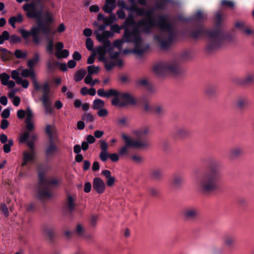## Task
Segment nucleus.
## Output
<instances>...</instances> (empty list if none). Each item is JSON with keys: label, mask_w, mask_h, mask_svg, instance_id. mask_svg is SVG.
<instances>
[{"label": "nucleus", "mask_w": 254, "mask_h": 254, "mask_svg": "<svg viewBox=\"0 0 254 254\" xmlns=\"http://www.w3.org/2000/svg\"><path fill=\"white\" fill-rule=\"evenodd\" d=\"M153 12L152 9L145 10V18L138 21L135 28L141 29V31L145 34H149L151 32L152 27L157 26L160 30V33L154 35V39L161 48L166 49L174 41L176 31L172 24L169 22L167 15H158V20L155 22L152 18Z\"/></svg>", "instance_id": "nucleus-1"}, {"label": "nucleus", "mask_w": 254, "mask_h": 254, "mask_svg": "<svg viewBox=\"0 0 254 254\" xmlns=\"http://www.w3.org/2000/svg\"><path fill=\"white\" fill-rule=\"evenodd\" d=\"M220 164L216 161L211 163L209 171L204 174L197 181V189L202 194L210 193L218 189V182L221 178Z\"/></svg>", "instance_id": "nucleus-2"}, {"label": "nucleus", "mask_w": 254, "mask_h": 254, "mask_svg": "<svg viewBox=\"0 0 254 254\" xmlns=\"http://www.w3.org/2000/svg\"><path fill=\"white\" fill-rule=\"evenodd\" d=\"M190 36L195 39L206 36L208 39L206 50L209 53L218 49L223 41V38L219 30L216 28L205 29L201 27L193 30L190 32Z\"/></svg>", "instance_id": "nucleus-3"}, {"label": "nucleus", "mask_w": 254, "mask_h": 254, "mask_svg": "<svg viewBox=\"0 0 254 254\" xmlns=\"http://www.w3.org/2000/svg\"><path fill=\"white\" fill-rule=\"evenodd\" d=\"M124 36L126 42L133 43L134 55L141 57L148 50L149 45L140 35L138 28L126 29Z\"/></svg>", "instance_id": "nucleus-4"}, {"label": "nucleus", "mask_w": 254, "mask_h": 254, "mask_svg": "<svg viewBox=\"0 0 254 254\" xmlns=\"http://www.w3.org/2000/svg\"><path fill=\"white\" fill-rule=\"evenodd\" d=\"M38 175V184L36 196L37 198L42 201L51 197L52 187L57 185L58 182L56 179L46 178L45 173L42 171H39Z\"/></svg>", "instance_id": "nucleus-5"}, {"label": "nucleus", "mask_w": 254, "mask_h": 254, "mask_svg": "<svg viewBox=\"0 0 254 254\" xmlns=\"http://www.w3.org/2000/svg\"><path fill=\"white\" fill-rule=\"evenodd\" d=\"M153 70L155 74L159 75L168 73L175 76L182 75L184 72L177 60L157 63L154 65Z\"/></svg>", "instance_id": "nucleus-6"}, {"label": "nucleus", "mask_w": 254, "mask_h": 254, "mask_svg": "<svg viewBox=\"0 0 254 254\" xmlns=\"http://www.w3.org/2000/svg\"><path fill=\"white\" fill-rule=\"evenodd\" d=\"M40 31L42 32L44 34L48 36L54 34L51 26L40 23H38L37 26L32 27L30 31L23 28L19 29V32L24 39L27 40L30 36H32L33 42L36 45L39 44L41 42L40 38L39 36Z\"/></svg>", "instance_id": "nucleus-7"}, {"label": "nucleus", "mask_w": 254, "mask_h": 254, "mask_svg": "<svg viewBox=\"0 0 254 254\" xmlns=\"http://www.w3.org/2000/svg\"><path fill=\"white\" fill-rule=\"evenodd\" d=\"M122 137L125 141V145L119 149V153L121 156L124 157L129 154V147H132L138 149H144L147 146L145 141L141 140H133L126 134H123Z\"/></svg>", "instance_id": "nucleus-8"}, {"label": "nucleus", "mask_w": 254, "mask_h": 254, "mask_svg": "<svg viewBox=\"0 0 254 254\" xmlns=\"http://www.w3.org/2000/svg\"><path fill=\"white\" fill-rule=\"evenodd\" d=\"M23 10L26 12V16L30 19H35L37 21V25L40 23L44 24L43 21V8L38 7L36 3L31 2L26 3L22 6Z\"/></svg>", "instance_id": "nucleus-9"}, {"label": "nucleus", "mask_w": 254, "mask_h": 254, "mask_svg": "<svg viewBox=\"0 0 254 254\" xmlns=\"http://www.w3.org/2000/svg\"><path fill=\"white\" fill-rule=\"evenodd\" d=\"M115 94L111 102L114 106L123 107L128 105H134L136 104L135 99L128 92H122L116 90Z\"/></svg>", "instance_id": "nucleus-10"}, {"label": "nucleus", "mask_w": 254, "mask_h": 254, "mask_svg": "<svg viewBox=\"0 0 254 254\" xmlns=\"http://www.w3.org/2000/svg\"><path fill=\"white\" fill-rule=\"evenodd\" d=\"M184 219L188 222H193L198 219L199 209L194 206H188L184 207L181 212Z\"/></svg>", "instance_id": "nucleus-11"}, {"label": "nucleus", "mask_w": 254, "mask_h": 254, "mask_svg": "<svg viewBox=\"0 0 254 254\" xmlns=\"http://www.w3.org/2000/svg\"><path fill=\"white\" fill-rule=\"evenodd\" d=\"M46 133L49 137V145L46 149L45 153L47 157H50L58 152L59 148L55 143L53 130L51 125H48L46 126Z\"/></svg>", "instance_id": "nucleus-12"}, {"label": "nucleus", "mask_w": 254, "mask_h": 254, "mask_svg": "<svg viewBox=\"0 0 254 254\" xmlns=\"http://www.w3.org/2000/svg\"><path fill=\"white\" fill-rule=\"evenodd\" d=\"M42 89L43 90V94L41 97V101L45 108V112L47 114H51L53 112V108L49 97L50 88L48 83H45L42 85Z\"/></svg>", "instance_id": "nucleus-13"}, {"label": "nucleus", "mask_w": 254, "mask_h": 254, "mask_svg": "<svg viewBox=\"0 0 254 254\" xmlns=\"http://www.w3.org/2000/svg\"><path fill=\"white\" fill-rule=\"evenodd\" d=\"M76 196L75 194H68L65 203V208L67 215L70 217H72L74 212L76 210L77 204L76 203Z\"/></svg>", "instance_id": "nucleus-14"}, {"label": "nucleus", "mask_w": 254, "mask_h": 254, "mask_svg": "<svg viewBox=\"0 0 254 254\" xmlns=\"http://www.w3.org/2000/svg\"><path fill=\"white\" fill-rule=\"evenodd\" d=\"M150 131V128L149 127L146 126H143L140 127L135 128L133 129L131 131L132 134L136 138L135 139H133V140H138L141 139L142 140L147 143V146L145 149L148 148L150 145L148 140L142 138L143 136H147Z\"/></svg>", "instance_id": "nucleus-15"}, {"label": "nucleus", "mask_w": 254, "mask_h": 254, "mask_svg": "<svg viewBox=\"0 0 254 254\" xmlns=\"http://www.w3.org/2000/svg\"><path fill=\"white\" fill-rule=\"evenodd\" d=\"M96 38L99 42L103 43L105 47H109L111 46V42L108 40L109 37L113 36V34L109 31H105L102 34H100L97 32H95Z\"/></svg>", "instance_id": "nucleus-16"}, {"label": "nucleus", "mask_w": 254, "mask_h": 254, "mask_svg": "<svg viewBox=\"0 0 254 254\" xmlns=\"http://www.w3.org/2000/svg\"><path fill=\"white\" fill-rule=\"evenodd\" d=\"M93 189L98 193H102L105 190V184L100 178H95L93 181Z\"/></svg>", "instance_id": "nucleus-17"}, {"label": "nucleus", "mask_w": 254, "mask_h": 254, "mask_svg": "<svg viewBox=\"0 0 254 254\" xmlns=\"http://www.w3.org/2000/svg\"><path fill=\"white\" fill-rule=\"evenodd\" d=\"M190 134L189 130L183 127H177L175 128L174 136L178 138L185 139Z\"/></svg>", "instance_id": "nucleus-18"}, {"label": "nucleus", "mask_w": 254, "mask_h": 254, "mask_svg": "<svg viewBox=\"0 0 254 254\" xmlns=\"http://www.w3.org/2000/svg\"><path fill=\"white\" fill-rule=\"evenodd\" d=\"M244 150L242 147L235 146L229 150V158L231 160H235L239 158L243 154Z\"/></svg>", "instance_id": "nucleus-19"}, {"label": "nucleus", "mask_w": 254, "mask_h": 254, "mask_svg": "<svg viewBox=\"0 0 254 254\" xmlns=\"http://www.w3.org/2000/svg\"><path fill=\"white\" fill-rule=\"evenodd\" d=\"M223 242L224 246L229 250L235 248L236 238L231 235H226L223 238Z\"/></svg>", "instance_id": "nucleus-20"}, {"label": "nucleus", "mask_w": 254, "mask_h": 254, "mask_svg": "<svg viewBox=\"0 0 254 254\" xmlns=\"http://www.w3.org/2000/svg\"><path fill=\"white\" fill-rule=\"evenodd\" d=\"M184 182L183 177L179 174H175L172 177L171 186L173 189H180L183 186Z\"/></svg>", "instance_id": "nucleus-21"}, {"label": "nucleus", "mask_w": 254, "mask_h": 254, "mask_svg": "<svg viewBox=\"0 0 254 254\" xmlns=\"http://www.w3.org/2000/svg\"><path fill=\"white\" fill-rule=\"evenodd\" d=\"M36 152L25 151L23 153V162L21 164L22 167L27 165L28 162H32L35 160Z\"/></svg>", "instance_id": "nucleus-22"}, {"label": "nucleus", "mask_w": 254, "mask_h": 254, "mask_svg": "<svg viewBox=\"0 0 254 254\" xmlns=\"http://www.w3.org/2000/svg\"><path fill=\"white\" fill-rule=\"evenodd\" d=\"M150 176L153 180L159 181L163 178V171L160 168H153L150 171Z\"/></svg>", "instance_id": "nucleus-23"}, {"label": "nucleus", "mask_w": 254, "mask_h": 254, "mask_svg": "<svg viewBox=\"0 0 254 254\" xmlns=\"http://www.w3.org/2000/svg\"><path fill=\"white\" fill-rule=\"evenodd\" d=\"M236 104L239 109L243 110L248 105V99L245 96L238 97L236 99Z\"/></svg>", "instance_id": "nucleus-24"}, {"label": "nucleus", "mask_w": 254, "mask_h": 254, "mask_svg": "<svg viewBox=\"0 0 254 254\" xmlns=\"http://www.w3.org/2000/svg\"><path fill=\"white\" fill-rule=\"evenodd\" d=\"M116 7V0H106L103 9L106 13H111Z\"/></svg>", "instance_id": "nucleus-25"}, {"label": "nucleus", "mask_w": 254, "mask_h": 254, "mask_svg": "<svg viewBox=\"0 0 254 254\" xmlns=\"http://www.w3.org/2000/svg\"><path fill=\"white\" fill-rule=\"evenodd\" d=\"M224 19V16L222 14V13L220 11H217L215 15V24L216 27L214 28L218 29L219 31L220 27L222 25L223 21ZM221 33V32H220Z\"/></svg>", "instance_id": "nucleus-26"}, {"label": "nucleus", "mask_w": 254, "mask_h": 254, "mask_svg": "<svg viewBox=\"0 0 254 254\" xmlns=\"http://www.w3.org/2000/svg\"><path fill=\"white\" fill-rule=\"evenodd\" d=\"M59 65L60 70L64 71V63L52 61H49L47 63L48 69L51 71H53Z\"/></svg>", "instance_id": "nucleus-27"}, {"label": "nucleus", "mask_w": 254, "mask_h": 254, "mask_svg": "<svg viewBox=\"0 0 254 254\" xmlns=\"http://www.w3.org/2000/svg\"><path fill=\"white\" fill-rule=\"evenodd\" d=\"M102 174L106 178V183L108 186L111 187L113 186L115 182V178L111 176V172L108 170H105L102 171Z\"/></svg>", "instance_id": "nucleus-28"}, {"label": "nucleus", "mask_w": 254, "mask_h": 254, "mask_svg": "<svg viewBox=\"0 0 254 254\" xmlns=\"http://www.w3.org/2000/svg\"><path fill=\"white\" fill-rule=\"evenodd\" d=\"M12 55V53L5 48H1L0 49V56L2 61H6L10 60Z\"/></svg>", "instance_id": "nucleus-29"}, {"label": "nucleus", "mask_w": 254, "mask_h": 254, "mask_svg": "<svg viewBox=\"0 0 254 254\" xmlns=\"http://www.w3.org/2000/svg\"><path fill=\"white\" fill-rule=\"evenodd\" d=\"M116 90L114 89H110L108 92H105L103 88H101L98 90L97 94L100 97H105L109 98L111 96L115 95Z\"/></svg>", "instance_id": "nucleus-30"}, {"label": "nucleus", "mask_w": 254, "mask_h": 254, "mask_svg": "<svg viewBox=\"0 0 254 254\" xmlns=\"http://www.w3.org/2000/svg\"><path fill=\"white\" fill-rule=\"evenodd\" d=\"M217 87L215 85H209L205 89L206 95L209 98H213L216 95Z\"/></svg>", "instance_id": "nucleus-31"}, {"label": "nucleus", "mask_w": 254, "mask_h": 254, "mask_svg": "<svg viewBox=\"0 0 254 254\" xmlns=\"http://www.w3.org/2000/svg\"><path fill=\"white\" fill-rule=\"evenodd\" d=\"M44 234L48 237L51 242H53L56 237L55 230L53 228H46L44 229Z\"/></svg>", "instance_id": "nucleus-32"}, {"label": "nucleus", "mask_w": 254, "mask_h": 254, "mask_svg": "<svg viewBox=\"0 0 254 254\" xmlns=\"http://www.w3.org/2000/svg\"><path fill=\"white\" fill-rule=\"evenodd\" d=\"M47 45L46 47V51L50 56L53 55L54 51V40L52 38H47Z\"/></svg>", "instance_id": "nucleus-33"}, {"label": "nucleus", "mask_w": 254, "mask_h": 254, "mask_svg": "<svg viewBox=\"0 0 254 254\" xmlns=\"http://www.w3.org/2000/svg\"><path fill=\"white\" fill-rule=\"evenodd\" d=\"M39 54L38 53H34L33 58L28 61L27 66L30 68H34L35 64L39 61Z\"/></svg>", "instance_id": "nucleus-34"}, {"label": "nucleus", "mask_w": 254, "mask_h": 254, "mask_svg": "<svg viewBox=\"0 0 254 254\" xmlns=\"http://www.w3.org/2000/svg\"><path fill=\"white\" fill-rule=\"evenodd\" d=\"M21 75L24 77H30L32 80L35 78V74L33 68L24 69L21 72Z\"/></svg>", "instance_id": "nucleus-35"}, {"label": "nucleus", "mask_w": 254, "mask_h": 254, "mask_svg": "<svg viewBox=\"0 0 254 254\" xmlns=\"http://www.w3.org/2000/svg\"><path fill=\"white\" fill-rule=\"evenodd\" d=\"M153 111L155 115L158 117H162L165 113L164 107L161 105L155 106L153 109Z\"/></svg>", "instance_id": "nucleus-36"}, {"label": "nucleus", "mask_w": 254, "mask_h": 254, "mask_svg": "<svg viewBox=\"0 0 254 254\" xmlns=\"http://www.w3.org/2000/svg\"><path fill=\"white\" fill-rule=\"evenodd\" d=\"M86 71L84 69H81L76 71L74 76V79L75 81L78 82L81 80L85 75Z\"/></svg>", "instance_id": "nucleus-37"}, {"label": "nucleus", "mask_w": 254, "mask_h": 254, "mask_svg": "<svg viewBox=\"0 0 254 254\" xmlns=\"http://www.w3.org/2000/svg\"><path fill=\"white\" fill-rule=\"evenodd\" d=\"M105 106L104 101L100 99H95L93 103L92 108L94 110H99Z\"/></svg>", "instance_id": "nucleus-38"}, {"label": "nucleus", "mask_w": 254, "mask_h": 254, "mask_svg": "<svg viewBox=\"0 0 254 254\" xmlns=\"http://www.w3.org/2000/svg\"><path fill=\"white\" fill-rule=\"evenodd\" d=\"M107 48L104 46L103 47L99 48L98 50V54L99 56V60L100 61L105 62L107 60L105 57L107 52V50L106 49Z\"/></svg>", "instance_id": "nucleus-39"}, {"label": "nucleus", "mask_w": 254, "mask_h": 254, "mask_svg": "<svg viewBox=\"0 0 254 254\" xmlns=\"http://www.w3.org/2000/svg\"><path fill=\"white\" fill-rule=\"evenodd\" d=\"M81 119L83 121H85L86 123H92L94 121V117L91 114L87 113L81 116Z\"/></svg>", "instance_id": "nucleus-40"}, {"label": "nucleus", "mask_w": 254, "mask_h": 254, "mask_svg": "<svg viewBox=\"0 0 254 254\" xmlns=\"http://www.w3.org/2000/svg\"><path fill=\"white\" fill-rule=\"evenodd\" d=\"M3 146V149L5 153H8L11 151V147L13 145V141L12 139H9L8 140L7 143H4Z\"/></svg>", "instance_id": "nucleus-41"}, {"label": "nucleus", "mask_w": 254, "mask_h": 254, "mask_svg": "<svg viewBox=\"0 0 254 254\" xmlns=\"http://www.w3.org/2000/svg\"><path fill=\"white\" fill-rule=\"evenodd\" d=\"M14 55L17 59H25L27 56L26 52H22L19 49L16 50L14 52Z\"/></svg>", "instance_id": "nucleus-42"}, {"label": "nucleus", "mask_w": 254, "mask_h": 254, "mask_svg": "<svg viewBox=\"0 0 254 254\" xmlns=\"http://www.w3.org/2000/svg\"><path fill=\"white\" fill-rule=\"evenodd\" d=\"M194 18L197 21H203L207 19V15L200 10H198L194 15Z\"/></svg>", "instance_id": "nucleus-43"}, {"label": "nucleus", "mask_w": 254, "mask_h": 254, "mask_svg": "<svg viewBox=\"0 0 254 254\" xmlns=\"http://www.w3.org/2000/svg\"><path fill=\"white\" fill-rule=\"evenodd\" d=\"M9 78L10 76L6 73L4 72L0 74V80L3 85H7L8 84Z\"/></svg>", "instance_id": "nucleus-44"}, {"label": "nucleus", "mask_w": 254, "mask_h": 254, "mask_svg": "<svg viewBox=\"0 0 254 254\" xmlns=\"http://www.w3.org/2000/svg\"><path fill=\"white\" fill-rule=\"evenodd\" d=\"M87 71L89 74L93 75L94 74L98 73V72L100 71V67L99 66H96L94 65H89L87 67Z\"/></svg>", "instance_id": "nucleus-45"}, {"label": "nucleus", "mask_w": 254, "mask_h": 254, "mask_svg": "<svg viewBox=\"0 0 254 254\" xmlns=\"http://www.w3.org/2000/svg\"><path fill=\"white\" fill-rule=\"evenodd\" d=\"M142 109L145 113H150L153 111L151 106L147 101H145L142 104Z\"/></svg>", "instance_id": "nucleus-46"}, {"label": "nucleus", "mask_w": 254, "mask_h": 254, "mask_svg": "<svg viewBox=\"0 0 254 254\" xmlns=\"http://www.w3.org/2000/svg\"><path fill=\"white\" fill-rule=\"evenodd\" d=\"M29 137L30 132L28 131H25L20 135L19 138V142L20 143H26L28 141V139Z\"/></svg>", "instance_id": "nucleus-47"}, {"label": "nucleus", "mask_w": 254, "mask_h": 254, "mask_svg": "<svg viewBox=\"0 0 254 254\" xmlns=\"http://www.w3.org/2000/svg\"><path fill=\"white\" fill-rule=\"evenodd\" d=\"M84 232V229L83 226L80 223H77L75 229V233L78 236L80 237L83 235Z\"/></svg>", "instance_id": "nucleus-48"}, {"label": "nucleus", "mask_w": 254, "mask_h": 254, "mask_svg": "<svg viewBox=\"0 0 254 254\" xmlns=\"http://www.w3.org/2000/svg\"><path fill=\"white\" fill-rule=\"evenodd\" d=\"M166 2H169L168 1H166L164 0H159L156 1L155 3V6L158 9H162L165 8L166 6ZM171 3H174V1L173 2H171Z\"/></svg>", "instance_id": "nucleus-49"}, {"label": "nucleus", "mask_w": 254, "mask_h": 254, "mask_svg": "<svg viewBox=\"0 0 254 254\" xmlns=\"http://www.w3.org/2000/svg\"><path fill=\"white\" fill-rule=\"evenodd\" d=\"M131 160L133 162L136 164H140L144 161L143 157L136 154L132 155Z\"/></svg>", "instance_id": "nucleus-50"}, {"label": "nucleus", "mask_w": 254, "mask_h": 254, "mask_svg": "<svg viewBox=\"0 0 254 254\" xmlns=\"http://www.w3.org/2000/svg\"><path fill=\"white\" fill-rule=\"evenodd\" d=\"M131 2V5L130 6H124V8L128 11L132 12H136L138 6L135 3L134 0H130Z\"/></svg>", "instance_id": "nucleus-51"}, {"label": "nucleus", "mask_w": 254, "mask_h": 254, "mask_svg": "<svg viewBox=\"0 0 254 254\" xmlns=\"http://www.w3.org/2000/svg\"><path fill=\"white\" fill-rule=\"evenodd\" d=\"M9 42L11 44H15L21 42V38L15 34H12L10 36Z\"/></svg>", "instance_id": "nucleus-52"}, {"label": "nucleus", "mask_w": 254, "mask_h": 254, "mask_svg": "<svg viewBox=\"0 0 254 254\" xmlns=\"http://www.w3.org/2000/svg\"><path fill=\"white\" fill-rule=\"evenodd\" d=\"M105 63V66L106 69L108 71H110L112 69V68L116 65V63H114L113 61H108L107 60L104 62Z\"/></svg>", "instance_id": "nucleus-53"}, {"label": "nucleus", "mask_w": 254, "mask_h": 254, "mask_svg": "<svg viewBox=\"0 0 254 254\" xmlns=\"http://www.w3.org/2000/svg\"><path fill=\"white\" fill-rule=\"evenodd\" d=\"M25 115H26V119L25 121H31L33 117V114L31 109L28 107L26 110Z\"/></svg>", "instance_id": "nucleus-54"}, {"label": "nucleus", "mask_w": 254, "mask_h": 254, "mask_svg": "<svg viewBox=\"0 0 254 254\" xmlns=\"http://www.w3.org/2000/svg\"><path fill=\"white\" fill-rule=\"evenodd\" d=\"M86 47L87 49L91 51L93 50V42L90 38H87L86 40Z\"/></svg>", "instance_id": "nucleus-55"}, {"label": "nucleus", "mask_w": 254, "mask_h": 254, "mask_svg": "<svg viewBox=\"0 0 254 254\" xmlns=\"http://www.w3.org/2000/svg\"><path fill=\"white\" fill-rule=\"evenodd\" d=\"M191 53L189 51H185L182 52L181 55V58L184 61L188 60L191 58Z\"/></svg>", "instance_id": "nucleus-56"}, {"label": "nucleus", "mask_w": 254, "mask_h": 254, "mask_svg": "<svg viewBox=\"0 0 254 254\" xmlns=\"http://www.w3.org/2000/svg\"><path fill=\"white\" fill-rule=\"evenodd\" d=\"M76 63L74 60H71L67 62L66 65L64 64V71H65L67 70V67H68L69 68H73L76 66Z\"/></svg>", "instance_id": "nucleus-57"}, {"label": "nucleus", "mask_w": 254, "mask_h": 254, "mask_svg": "<svg viewBox=\"0 0 254 254\" xmlns=\"http://www.w3.org/2000/svg\"><path fill=\"white\" fill-rule=\"evenodd\" d=\"M0 209L5 217H7L9 215L8 209L5 203H2L0 206Z\"/></svg>", "instance_id": "nucleus-58"}, {"label": "nucleus", "mask_w": 254, "mask_h": 254, "mask_svg": "<svg viewBox=\"0 0 254 254\" xmlns=\"http://www.w3.org/2000/svg\"><path fill=\"white\" fill-rule=\"evenodd\" d=\"M126 42L122 39H118L114 41L113 45L115 47L117 48L119 50H121L123 43Z\"/></svg>", "instance_id": "nucleus-59"}, {"label": "nucleus", "mask_w": 254, "mask_h": 254, "mask_svg": "<svg viewBox=\"0 0 254 254\" xmlns=\"http://www.w3.org/2000/svg\"><path fill=\"white\" fill-rule=\"evenodd\" d=\"M109 154L107 151H101L99 157L102 161L105 162L109 158Z\"/></svg>", "instance_id": "nucleus-60"}, {"label": "nucleus", "mask_w": 254, "mask_h": 254, "mask_svg": "<svg viewBox=\"0 0 254 254\" xmlns=\"http://www.w3.org/2000/svg\"><path fill=\"white\" fill-rule=\"evenodd\" d=\"M254 80V75L252 74H248L246 75L244 79L245 83H251Z\"/></svg>", "instance_id": "nucleus-61"}, {"label": "nucleus", "mask_w": 254, "mask_h": 254, "mask_svg": "<svg viewBox=\"0 0 254 254\" xmlns=\"http://www.w3.org/2000/svg\"><path fill=\"white\" fill-rule=\"evenodd\" d=\"M26 124V127L27 131L30 132L32 131L34 128V125L31 121H25Z\"/></svg>", "instance_id": "nucleus-62"}, {"label": "nucleus", "mask_w": 254, "mask_h": 254, "mask_svg": "<svg viewBox=\"0 0 254 254\" xmlns=\"http://www.w3.org/2000/svg\"><path fill=\"white\" fill-rule=\"evenodd\" d=\"M100 143L101 151H107L108 145L107 142L105 140H100Z\"/></svg>", "instance_id": "nucleus-63"}, {"label": "nucleus", "mask_w": 254, "mask_h": 254, "mask_svg": "<svg viewBox=\"0 0 254 254\" xmlns=\"http://www.w3.org/2000/svg\"><path fill=\"white\" fill-rule=\"evenodd\" d=\"M98 216L97 215H92L90 219V224L93 227L96 225V222L98 220Z\"/></svg>", "instance_id": "nucleus-64"}]
</instances>
